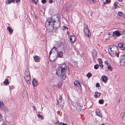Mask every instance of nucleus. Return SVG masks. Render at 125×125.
Returning <instances> with one entry per match:
<instances>
[{"label": "nucleus", "instance_id": "24", "mask_svg": "<svg viewBox=\"0 0 125 125\" xmlns=\"http://www.w3.org/2000/svg\"><path fill=\"white\" fill-rule=\"evenodd\" d=\"M118 3L117 2H115L114 4V9H115L116 7L118 6L117 4Z\"/></svg>", "mask_w": 125, "mask_h": 125}, {"label": "nucleus", "instance_id": "18", "mask_svg": "<svg viewBox=\"0 0 125 125\" xmlns=\"http://www.w3.org/2000/svg\"><path fill=\"white\" fill-rule=\"evenodd\" d=\"M38 84V82L37 81L34 79L32 81V84L34 86H36Z\"/></svg>", "mask_w": 125, "mask_h": 125}, {"label": "nucleus", "instance_id": "46", "mask_svg": "<svg viewBox=\"0 0 125 125\" xmlns=\"http://www.w3.org/2000/svg\"><path fill=\"white\" fill-rule=\"evenodd\" d=\"M79 105V107H81V108H82V106L81 104H79L78 105Z\"/></svg>", "mask_w": 125, "mask_h": 125}, {"label": "nucleus", "instance_id": "27", "mask_svg": "<svg viewBox=\"0 0 125 125\" xmlns=\"http://www.w3.org/2000/svg\"><path fill=\"white\" fill-rule=\"evenodd\" d=\"M120 115L123 118L124 117H125V113L124 112H123L121 113Z\"/></svg>", "mask_w": 125, "mask_h": 125}, {"label": "nucleus", "instance_id": "6", "mask_svg": "<svg viewBox=\"0 0 125 125\" xmlns=\"http://www.w3.org/2000/svg\"><path fill=\"white\" fill-rule=\"evenodd\" d=\"M119 59L121 65L123 66H125V56L124 54L121 55Z\"/></svg>", "mask_w": 125, "mask_h": 125}, {"label": "nucleus", "instance_id": "2", "mask_svg": "<svg viewBox=\"0 0 125 125\" xmlns=\"http://www.w3.org/2000/svg\"><path fill=\"white\" fill-rule=\"evenodd\" d=\"M55 20L52 17L48 18L47 19L45 26L50 31H52L54 27V23Z\"/></svg>", "mask_w": 125, "mask_h": 125}, {"label": "nucleus", "instance_id": "19", "mask_svg": "<svg viewBox=\"0 0 125 125\" xmlns=\"http://www.w3.org/2000/svg\"><path fill=\"white\" fill-rule=\"evenodd\" d=\"M7 29L10 34L13 31V30L9 26L8 27Z\"/></svg>", "mask_w": 125, "mask_h": 125}, {"label": "nucleus", "instance_id": "38", "mask_svg": "<svg viewBox=\"0 0 125 125\" xmlns=\"http://www.w3.org/2000/svg\"><path fill=\"white\" fill-rule=\"evenodd\" d=\"M66 29L67 30H68V28L66 27L65 26H64L63 27V30H65Z\"/></svg>", "mask_w": 125, "mask_h": 125}, {"label": "nucleus", "instance_id": "17", "mask_svg": "<svg viewBox=\"0 0 125 125\" xmlns=\"http://www.w3.org/2000/svg\"><path fill=\"white\" fill-rule=\"evenodd\" d=\"M35 61L36 62H39L40 60V57L37 56H36L34 57Z\"/></svg>", "mask_w": 125, "mask_h": 125}, {"label": "nucleus", "instance_id": "48", "mask_svg": "<svg viewBox=\"0 0 125 125\" xmlns=\"http://www.w3.org/2000/svg\"><path fill=\"white\" fill-rule=\"evenodd\" d=\"M53 1L52 0H49V2L50 3H51Z\"/></svg>", "mask_w": 125, "mask_h": 125}, {"label": "nucleus", "instance_id": "30", "mask_svg": "<svg viewBox=\"0 0 125 125\" xmlns=\"http://www.w3.org/2000/svg\"><path fill=\"white\" fill-rule=\"evenodd\" d=\"M15 0H9L7 2V4H10L11 2H14Z\"/></svg>", "mask_w": 125, "mask_h": 125}, {"label": "nucleus", "instance_id": "7", "mask_svg": "<svg viewBox=\"0 0 125 125\" xmlns=\"http://www.w3.org/2000/svg\"><path fill=\"white\" fill-rule=\"evenodd\" d=\"M121 35V33L118 31L117 30L113 32L112 34V36L115 37V35H116L117 37H119Z\"/></svg>", "mask_w": 125, "mask_h": 125}, {"label": "nucleus", "instance_id": "12", "mask_svg": "<svg viewBox=\"0 0 125 125\" xmlns=\"http://www.w3.org/2000/svg\"><path fill=\"white\" fill-rule=\"evenodd\" d=\"M117 15L119 16L122 17L124 19H125V15L123 13L121 12H118Z\"/></svg>", "mask_w": 125, "mask_h": 125}, {"label": "nucleus", "instance_id": "28", "mask_svg": "<svg viewBox=\"0 0 125 125\" xmlns=\"http://www.w3.org/2000/svg\"><path fill=\"white\" fill-rule=\"evenodd\" d=\"M62 125V124L58 121L55 122V125Z\"/></svg>", "mask_w": 125, "mask_h": 125}, {"label": "nucleus", "instance_id": "40", "mask_svg": "<svg viewBox=\"0 0 125 125\" xmlns=\"http://www.w3.org/2000/svg\"><path fill=\"white\" fill-rule=\"evenodd\" d=\"M104 63L105 64H106V65L108 66L109 65V63L107 61H105L104 62Z\"/></svg>", "mask_w": 125, "mask_h": 125}, {"label": "nucleus", "instance_id": "50", "mask_svg": "<svg viewBox=\"0 0 125 125\" xmlns=\"http://www.w3.org/2000/svg\"><path fill=\"white\" fill-rule=\"evenodd\" d=\"M20 0H16V2L17 3H18V2H19L20 1Z\"/></svg>", "mask_w": 125, "mask_h": 125}, {"label": "nucleus", "instance_id": "41", "mask_svg": "<svg viewBox=\"0 0 125 125\" xmlns=\"http://www.w3.org/2000/svg\"><path fill=\"white\" fill-rule=\"evenodd\" d=\"M7 123V121H5L3 122V124L2 125H6V124Z\"/></svg>", "mask_w": 125, "mask_h": 125}, {"label": "nucleus", "instance_id": "47", "mask_svg": "<svg viewBox=\"0 0 125 125\" xmlns=\"http://www.w3.org/2000/svg\"><path fill=\"white\" fill-rule=\"evenodd\" d=\"M94 96L95 98H97L98 97V96L97 94H95L94 95Z\"/></svg>", "mask_w": 125, "mask_h": 125}, {"label": "nucleus", "instance_id": "32", "mask_svg": "<svg viewBox=\"0 0 125 125\" xmlns=\"http://www.w3.org/2000/svg\"><path fill=\"white\" fill-rule=\"evenodd\" d=\"M5 107V106L4 104L3 105H1L0 106V107L2 110H3Z\"/></svg>", "mask_w": 125, "mask_h": 125}, {"label": "nucleus", "instance_id": "44", "mask_svg": "<svg viewBox=\"0 0 125 125\" xmlns=\"http://www.w3.org/2000/svg\"><path fill=\"white\" fill-rule=\"evenodd\" d=\"M33 109L34 111H36V109L35 108V107L34 106H32Z\"/></svg>", "mask_w": 125, "mask_h": 125}, {"label": "nucleus", "instance_id": "36", "mask_svg": "<svg viewBox=\"0 0 125 125\" xmlns=\"http://www.w3.org/2000/svg\"><path fill=\"white\" fill-rule=\"evenodd\" d=\"M32 1L34 2L35 4H36L37 2L38 1V0H31Z\"/></svg>", "mask_w": 125, "mask_h": 125}, {"label": "nucleus", "instance_id": "51", "mask_svg": "<svg viewBox=\"0 0 125 125\" xmlns=\"http://www.w3.org/2000/svg\"><path fill=\"white\" fill-rule=\"evenodd\" d=\"M52 49H54L55 50V51L56 50V49H57L56 48H55V47H54Z\"/></svg>", "mask_w": 125, "mask_h": 125}, {"label": "nucleus", "instance_id": "49", "mask_svg": "<svg viewBox=\"0 0 125 125\" xmlns=\"http://www.w3.org/2000/svg\"><path fill=\"white\" fill-rule=\"evenodd\" d=\"M37 115V116H38V117H39V118L41 116V115L39 114H38Z\"/></svg>", "mask_w": 125, "mask_h": 125}, {"label": "nucleus", "instance_id": "10", "mask_svg": "<svg viewBox=\"0 0 125 125\" xmlns=\"http://www.w3.org/2000/svg\"><path fill=\"white\" fill-rule=\"evenodd\" d=\"M95 113L97 115L100 117H102V115L100 113L99 110L98 109L95 110Z\"/></svg>", "mask_w": 125, "mask_h": 125}, {"label": "nucleus", "instance_id": "8", "mask_svg": "<svg viewBox=\"0 0 125 125\" xmlns=\"http://www.w3.org/2000/svg\"><path fill=\"white\" fill-rule=\"evenodd\" d=\"M97 52L94 49L92 50V54L94 59L97 56Z\"/></svg>", "mask_w": 125, "mask_h": 125}, {"label": "nucleus", "instance_id": "55", "mask_svg": "<svg viewBox=\"0 0 125 125\" xmlns=\"http://www.w3.org/2000/svg\"><path fill=\"white\" fill-rule=\"evenodd\" d=\"M97 94L99 96H100L101 95V94L100 93H98V94Z\"/></svg>", "mask_w": 125, "mask_h": 125}, {"label": "nucleus", "instance_id": "35", "mask_svg": "<svg viewBox=\"0 0 125 125\" xmlns=\"http://www.w3.org/2000/svg\"><path fill=\"white\" fill-rule=\"evenodd\" d=\"M62 86V84L61 83H59L58 84V86L59 88H61Z\"/></svg>", "mask_w": 125, "mask_h": 125}, {"label": "nucleus", "instance_id": "4", "mask_svg": "<svg viewBox=\"0 0 125 125\" xmlns=\"http://www.w3.org/2000/svg\"><path fill=\"white\" fill-rule=\"evenodd\" d=\"M117 47L116 46H114L109 48L108 51L112 57L114 56L115 53V51L117 50Z\"/></svg>", "mask_w": 125, "mask_h": 125}, {"label": "nucleus", "instance_id": "13", "mask_svg": "<svg viewBox=\"0 0 125 125\" xmlns=\"http://www.w3.org/2000/svg\"><path fill=\"white\" fill-rule=\"evenodd\" d=\"M102 79V81L105 83H106L107 81V77L105 76H102V77L101 78Z\"/></svg>", "mask_w": 125, "mask_h": 125}, {"label": "nucleus", "instance_id": "20", "mask_svg": "<svg viewBox=\"0 0 125 125\" xmlns=\"http://www.w3.org/2000/svg\"><path fill=\"white\" fill-rule=\"evenodd\" d=\"M30 76V73L28 70L26 71L25 73V75L24 76Z\"/></svg>", "mask_w": 125, "mask_h": 125}, {"label": "nucleus", "instance_id": "1", "mask_svg": "<svg viewBox=\"0 0 125 125\" xmlns=\"http://www.w3.org/2000/svg\"><path fill=\"white\" fill-rule=\"evenodd\" d=\"M60 69L57 70L56 72V73L59 76H62V79L65 80L66 78V76L65 74L67 69V66L65 64H62L60 66Z\"/></svg>", "mask_w": 125, "mask_h": 125}, {"label": "nucleus", "instance_id": "34", "mask_svg": "<svg viewBox=\"0 0 125 125\" xmlns=\"http://www.w3.org/2000/svg\"><path fill=\"white\" fill-rule=\"evenodd\" d=\"M98 60L99 61V64L103 63V62L101 59L100 58H99L98 59Z\"/></svg>", "mask_w": 125, "mask_h": 125}, {"label": "nucleus", "instance_id": "14", "mask_svg": "<svg viewBox=\"0 0 125 125\" xmlns=\"http://www.w3.org/2000/svg\"><path fill=\"white\" fill-rule=\"evenodd\" d=\"M118 46L120 48L123 50L125 48V45L123 43H120L118 44Z\"/></svg>", "mask_w": 125, "mask_h": 125}, {"label": "nucleus", "instance_id": "53", "mask_svg": "<svg viewBox=\"0 0 125 125\" xmlns=\"http://www.w3.org/2000/svg\"><path fill=\"white\" fill-rule=\"evenodd\" d=\"M40 117V118L42 119L43 118V117L42 116H41Z\"/></svg>", "mask_w": 125, "mask_h": 125}, {"label": "nucleus", "instance_id": "9", "mask_svg": "<svg viewBox=\"0 0 125 125\" xmlns=\"http://www.w3.org/2000/svg\"><path fill=\"white\" fill-rule=\"evenodd\" d=\"M70 40L71 42H73L76 40L75 36L73 35H72L70 37Z\"/></svg>", "mask_w": 125, "mask_h": 125}, {"label": "nucleus", "instance_id": "33", "mask_svg": "<svg viewBox=\"0 0 125 125\" xmlns=\"http://www.w3.org/2000/svg\"><path fill=\"white\" fill-rule=\"evenodd\" d=\"M2 110H4L5 111V112H7L8 111V108H7L6 107L4 108Z\"/></svg>", "mask_w": 125, "mask_h": 125}, {"label": "nucleus", "instance_id": "60", "mask_svg": "<svg viewBox=\"0 0 125 125\" xmlns=\"http://www.w3.org/2000/svg\"><path fill=\"white\" fill-rule=\"evenodd\" d=\"M94 0H92V1L93 2H94Z\"/></svg>", "mask_w": 125, "mask_h": 125}, {"label": "nucleus", "instance_id": "58", "mask_svg": "<svg viewBox=\"0 0 125 125\" xmlns=\"http://www.w3.org/2000/svg\"><path fill=\"white\" fill-rule=\"evenodd\" d=\"M123 33H125V31H123Z\"/></svg>", "mask_w": 125, "mask_h": 125}, {"label": "nucleus", "instance_id": "43", "mask_svg": "<svg viewBox=\"0 0 125 125\" xmlns=\"http://www.w3.org/2000/svg\"><path fill=\"white\" fill-rule=\"evenodd\" d=\"M96 87H98L99 86H100L99 83H97L96 85Z\"/></svg>", "mask_w": 125, "mask_h": 125}, {"label": "nucleus", "instance_id": "23", "mask_svg": "<svg viewBox=\"0 0 125 125\" xmlns=\"http://www.w3.org/2000/svg\"><path fill=\"white\" fill-rule=\"evenodd\" d=\"M107 68L108 70H109L110 71H112L113 70V68L111 66L110 64H109V65L107 67Z\"/></svg>", "mask_w": 125, "mask_h": 125}, {"label": "nucleus", "instance_id": "3", "mask_svg": "<svg viewBox=\"0 0 125 125\" xmlns=\"http://www.w3.org/2000/svg\"><path fill=\"white\" fill-rule=\"evenodd\" d=\"M64 102L63 99L62 98V95H60L59 99L57 101L56 105H58L59 108L61 109L63 108L64 105Z\"/></svg>", "mask_w": 125, "mask_h": 125}, {"label": "nucleus", "instance_id": "45", "mask_svg": "<svg viewBox=\"0 0 125 125\" xmlns=\"http://www.w3.org/2000/svg\"><path fill=\"white\" fill-rule=\"evenodd\" d=\"M106 3H110V0H106Z\"/></svg>", "mask_w": 125, "mask_h": 125}, {"label": "nucleus", "instance_id": "39", "mask_svg": "<svg viewBox=\"0 0 125 125\" xmlns=\"http://www.w3.org/2000/svg\"><path fill=\"white\" fill-rule=\"evenodd\" d=\"M3 104H4L3 102L2 101H0V106L1 105H3Z\"/></svg>", "mask_w": 125, "mask_h": 125}, {"label": "nucleus", "instance_id": "54", "mask_svg": "<svg viewBox=\"0 0 125 125\" xmlns=\"http://www.w3.org/2000/svg\"><path fill=\"white\" fill-rule=\"evenodd\" d=\"M98 93H99L98 92H97V91L95 92V94H98Z\"/></svg>", "mask_w": 125, "mask_h": 125}, {"label": "nucleus", "instance_id": "57", "mask_svg": "<svg viewBox=\"0 0 125 125\" xmlns=\"http://www.w3.org/2000/svg\"><path fill=\"white\" fill-rule=\"evenodd\" d=\"M67 34L68 35H69V32H68V31H67Z\"/></svg>", "mask_w": 125, "mask_h": 125}, {"label": "nucleus", "instance_id": "25", "mask_svg": "<svg viewBox=\"0 0 125 125\" xmlns=\"http://www.w3.org/2000/svg\"><path fill=\"white\" fill-rule=\"evenodd\" d=\"M86 76L88 78H89L92 76V74L90 73H89L87 74Z\"/></svg>", "mask_w": 125, "mask_h": 125}, {"label": "nucleus", "instance_id": "61", "mask_svg": "<svg viewBox=\"0 0 125 125\" xmlns=\"http://www.w3.org/2000/svg\"><path fill=\"white\" fill-rule=\"evenodd\" d=\"M9 87H10V90L11 89V88L10 87V86Z\"/></svg>", "mask_w": 125, "mask_h": 125}, {"label": "nucleus", "instance_id": "22", "mask_svg": "<svg viewBox=\"0 0 125 125\" xmlns=\"http://www.w3.org/2000/svg\"><path fill=\"white\" fill-rule=\"evenodd\" d=\"M3 83L6 85H7L9 84V82L8 80L7 79H6L3 82Z\"/></svg>", "mask_w": 125, "mask_h": 125}, {"label": "nucleus", "instance_id": "31", "mask_svg": "<svg viewBox=\"0 0 125 125\" xmlns=\"http://www.w3.org/2000/svg\"><path fill=\"white\" fill-rule=\"evenodd\" d=\"M99 65L98 64H97L95 65L94 66V68L95 69H97L98 68Z\"/></svg>", "mask_w": 125, "mask_h": 125}, {"label": "nucleus", "instance_id": "26", "mask_svg": "<svg viewBox=\"0 0 125 125\" xmlns=\"http://www.w3.org/2000/svg\"><path fill=\"white\" fill-rule=\"evenodd\" d=\"M79 107V105H77L76 108V110L78 111H80L81 110V109L82 108H81V107Z\"/></svg>", "mask_w": 125, "mask_h": 125}, {"label": "nucleus", "instance_id": "42", "mask_svg": "<svg viewBox=\"0 0 125 125\" xmlns=\"http://www.w3.org/2000/svg\"><path fill=\"white\" fill-rule=\"evenodd\" d=\"M46 1V0H42L41 2H42L43 3H45Z\"/></svg>", "mask_w": 125, "mask_h": 125}, {"label": "nucleus", "instance_id": "5", "mask_svg": "<svg viewBox=\"0 0 125 125\" xmlns=\"http://www.w3.org/2000/svg\"><path fill=\"white\" fill-rule=\"evenodd\" d=\"M83 31L85 33L86 36L87 37H89L91 36V33L89 30L87 25L84 26Z\"/></svg>", "mask_w": 125, "mask_h": 125}, {"label": "nucleus", "instance_id": "15", "mask_svg": "<svg viewBox=\"0 0 125 125\" xmlns=\"http://www.w3.org/2000/svg\"><path fill=\"white\" fill-rule=\"evenodd\" d=\"M59 22L58 23H56L55 24V28L57 29L58 28H59L60 27V22L59 21V20H58Z\"/></svg>", "mask_w": 125, "mask_h": 125}, {"label": "nucleus", "instance_id": "37", "mask_svg": "<svg viewBox=\"0 0 125 125\" xmlns=\"http://www.w3.org/2000/svg\"><path fill=\"white\" fill-rule=\"evenodd\" d=\"M99 65L102 69L103 67V65L102 63L99 64Z\"/></svg>", "mask_w": 125, "mask_h": 125}, {"label": "nucleus", "instance_id": "29", "mask_svg": "<svg viewBox=\"0 0 125 125\" xmlns=\"http://www.w3.org/2000/svg\"><path fill=\"white\" fill-rule=\"evenodd\" d=\"M99 103L100 104H102L104 102V100L102 99H100L99 101Z\"/></svg>", "mask_w": 125, "mask_h": 125}, {"label": "nucleus", "instance_id": "52", "mask_svg": "<svg viewBox=\"0 0 125 125\" xmlns=\"http://www.w3.org/2000/svg\"><path fill=\"white\" fill-rule=\"evenodd\" d=\"M52 50H51V51L49 52V57H50V55H51V53H52V52H51V51Z\"/></svg>", "mask_w": 125, "mask_h": 125}, {"label": "nucleus", "instance_id": "16", "mask_svg": "<svg viewBox=\"0 0 125 125\" xmlns=\"http://www.w3.org/2000/svg\"><path fill=\"white\" fill-rule=\"evenodd\" d=\"M63 53L62 52H57V56L60 58L62 57L63 56Z\"/></svg>", "mask_w": 125, "mask_h": 125}, {"label": "nucleus", "instance_id": "62", "mask_svg": "<svg viewBox=\"0 0 125 125\" xmlns=\"http://www.w3.org/2000/svg\"><path fill=\"white\" fill-rule=\"evenodd\" d=\"M120 100H119V102H120Z\"/></svg>", "mask_w": 125, "mask_h": 125}, {"label": "nucleus", "instance_id": "11", "mask_svg": "<svg viewBox=\"0 0 125 125\" xmlns=\"http://www.w3.org/2000/svg\"><path fill=\"white\" fill-rule=\"evenodd\" d=\"M74 84L75 85L77 86L78 87H81L80 83L77 81H75L74 82Z\"/></svg>", "mask_w": 125, "mask_h": 125}, {"label": "nucleus", "instance_id": "63", "mask_svg": "<svg viewBox=\"0 0 125 125\" xmlns=\"http://www.w3.org/2000/svg\"><path fill=\"white\" fill-rule=\"evenodd\" d=\"M54 61V60H52L51 61Z\"/></svg>", "mask_w": 125, "mask_h": 125}, {"label": "nucleus", "instance_id": "59", "mask_svg": "<svg viewBox=\"0 0 125 125\" xmlns=\"http://www.w3.org/2000/svg\"><path fill=\"white\" fill-rule=\"evenodd\" d=\"M102 125H105L103 123L102 124Z\"/></svg>", "mask_w": 125, "mask_h": 125}, {"label": "nucleus", "instance_id": "56", "mask_svg": "<svg viewBox=\"0 0 125 125\" xmlns=\"http://www.w3.org/2000/svg\"><path fill=\"white\" fill-rule=\"evenodd\" d=\"M62 125H67L63 123L62 124Z\"/></svg>", "mask_w": 125, "mask_h": 125}, {"label": "nucleus", "instance_id": "21", "mask_svg": "<svg viewBox=\"0 0 125 125\" xmlns=\"http://www.w3.org/2000/svg\"><path fill=\"white\" fill-rule=\"evenodd\" d=\"M24 78L26 81H29L31 78L30 76H24Z\"/></svg>", "mask_w": 125, "mask_h": 125}]
</instances>
